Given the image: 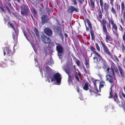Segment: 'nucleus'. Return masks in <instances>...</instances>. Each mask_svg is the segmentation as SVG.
I'll use <instances>...</instances> for the list:
<instances>
[{"instance_id": "nucleus-61", "label": "nucleus", "mask_w": 125, "mask_h": 125, "mask_svg": "<svg viewBox=\"0 0 125 125\" xmlns=\"http://www.w3.org/2000/svg\"><path fill=\"white\" fill-rule=\"evenodd\" d=\"M121 22L122 25H124V20L122 18L121 19Z\"/></svg>"}, {"instance_id": "nucleus-47", "label": "nucleus", "mask_w": 125, "mask_h": 125, "mask_svg": "<svg viewBox=\"0 0 125 125\" xmlns=\"http://www.w3.org/2000/svg\"><path fill=\"white\" fill-rule=\"evenodd\" d=\"M76 62L77 65L78 66H79L80 64V61L78 60L77 59L76 60Z\"/></svg>"}, {"instance_id": "nucleus-10", "label": "nucleus", "mask_w": 125, "mask_h": 125, "mask_svg": "<svg viewBox=\"0 0 125 125\" xmlns=\"http://www.w3.org/2000/svg\"><path fill=\"white\" fill-rule=\"evenodd\" d=\"M79 10L78 8H76L73 6H70L68 8L67 11L69 13L73 12L74 11L76 12H78Z\"/></svg>"}, {"instance_id": "nucleus-35", "label": "nucleus", "mask_w": 125, "mask_h": 125, "mask_svg": "<svg viewBox=\"0 0 125 125\" xmlns=\"http://www.w3.org/2000/svg\"><path fill=\"white\" fill-rule=\"evenodd\" d=\"M95 44L97 50L98 51L100 52V49L98 44L97 43H95Z\"/></svg>"}, {"instance_id": "nucleus-50", "label": "nucleus", "mask_w": 125, "mask_h": 125, "mask_svg": "<svg viewBox=\"0 0 125 125\" xmlns=\"http://www.w3.org/2000/svg\"><path fill=\"white\" fill-rule=\"evenodd\" d=\"M75 76L76 77L77 81L78 82H80V80L79 79V77H78V76L76 75H75Z\"/></svg>"}, {"instance_id": "nucleus-8", "label": "nucleus", "mask_w": 125, "mask_h": 125, "mask_svg": "<svg viewBox=\"0 0 125 125\" xmlns=\"http://www.w3.org/2000/svg\"><path fill=\"white\" fill-rule=\"evenodd\" d=\"M41 37L42 42L45 43H48L51 42L50 39L44 34L41 35Z\"/></svg>"}, {"instance_id": "nucleus-2", "label": "nucleus", "mask_w": 125, "mask_h": 125, "mask_svg": "<svg viewBox=\"0 0 125 125\" xmlns=\"http://www.w3.org/2000/svg\"><path fill=\"white\" fill-rule=\"evenodd\" d=\"M110 21L112 25V30L114 34L118 38L119 35L118 33H117V27L116 24L114 23V21L112 19H111Z\"/></svg>"}, {"instance_id": "nucleus-38", "label": "nucleus", "mask_w": 125, "mask_h": 125, "mask_svg": "<svg viewBox=\"0 0 125 125\" xmlns=\"http://www.w3.org/2000/svg\"><path fill=\"white\" fill-rule=\"evenodd\" d=\"M121 48L122 49V52H124L125 50V47L123 43H122V46H121Z\"/></svg>"}, {"instance_id": "nucleus-42", "label": "nucleus", "mask_w": 125, "mask_h": 125, "mask_svg": "<svg viewBox=\"0 0 125 125\" xmlns=\"http://www.w3.org/2000/svg\"><path fill=\"white\" fill-rule=\"evenodd\" d=\"M9 25L11 27L13 28L14 31H15L16 30L15 28L14 27V25L12 24L11 23H9Z\"/></svg>"}, {"instance_id": "nucleus-28", "label": "nucleus", "mask_w": 125, "mask_h": 125, "mask_svg": "<svg viewBox=\"0 0 125 125\" xmlns=\"http://www.w3.org/2000/svg\"><path fill=\"white\" fill-rule=\"evenodd\" d=\"M98 11V14L99 18L98 19H101L102 18V14L101 10L99 8V10H97Z\"/></svg>"}, {"instance_id": "nucleus-40", "label": "nucleus", "mask_w": 125, "mask_h": 125, "mask_svg": "<svg viewBox=\"0 0 125 125\" xmlns=\"http://www.w3.org/2000/svg\"><path fill=\"white\" fill-rule=\"evenodd\" d=\"M23 33L24 34V36H25V37H26V39L29 41H30V40L28 38V37L26 35V34L25 31H23Z\"/></svg>"}, {"instance_id": "nucleus-45", "label": "nucleus", "mask_w": 125, "mask_h": 125, "mask_svg": "<svg viewBox=\"0 0 125 125\" xmlns=\"http://www.w3.org/2000/svg\"><path fill=\"white\" fill-rule=\"evenodd\" d=\"M99 2L100 3V5L101 6H103V0H100Z\"/></svg>"}, {"instance_id": "nucleus-32", "label": "nucleus", "mask_w": 125, "mask_h": 125, "mask_svg": "<svg viewBox=\"0 0 125 125\" xmlns=\"http://www.w3.org/2000/svg\"><path fill=\"white\" fill-rule=\"evenodd\" d=\"M31 11L32 13H33V16H34L36 14L37 12L35 9L33 7L31 9Z\"/></svg>"}, {"instance_id": "nucleus-23", "label": "nucleus", "mask_w": 125, "mask_h": 125, "mask_svg": "<svg viewBox=\"0 0 125 125\" xmlns=\"http://www.w3.org/2000/svg\"><path fill=\"white\" fill-rule=\"evenodd\" d=\"M102 30L103 34H104L105 35H106L108 33L106 26H102Z\"/></svg>"}, {"instance_id": "nucleus-33", "label": "nucleus", "mask_w": 125, "mask_h": 125, "mask_svg": "<svg viewBox=\"0 0 125 125\" xmlns=\"http://www.w3.org/2000/svg\"><path fill=\"white\" fill-rule=\"evenodd\" d=\"M121 104L119 105V106L120 107L122 106L123 108L125 109V107H124V104L125 103L124 100L123 99V98H122V99L121 101Z\"/></svg>"}, {"instance_id": "nucleus-13", "label": "nucleus", "mask_w": 125, "mask_h": 125, "mask_svg": "<svg viewBox=\"0 0 125 125\" xmlns=\"http://www.w3.org/2000/svg\"><path fill=\"white\" fill-rule=\"evenodd\" d=\"M103 8L104 12L107 14H108V10L109 8V4L106 3H104L103 5Z\"/></svg>"}, {"instance_id": "nucleus-9", "label": "nucleus", "mask_w": 125, "mask_h": 125, "mask_svg": "<svg viewBox=\"0 0 125 125\" xmlns=\"http://www.w3.org/2000/svg\"><path fill=\"white\" fill-rule=\"evenodd\" d=\"M29 10V8L27 6L24 5V8L21 10V13L22 15H27L28 12Z\"/></svg>"}, {"instance_id": "nucleus-19", "label": "nucleus", "mask_w": 125, "mask_h": 125, "mask_svg": "<svg viewBox=\"0 0 125 125\" xmlns=\"http://www.w3.org/2000/svg\"><path fill=\"white\" fill-rule=\"evenodd\" d=\"M118 67L121 76L123 78L124 77H125L124 73L123 72L122 69L119 65H118Z\"/></svg>"}, {"instance_id": "nucleus-1", "label": "nucleus", "mask_w": 125, "mask_h": 125, "mask_svg": "<svg viewBox=\"0 0 125 125\" xmlns=\"http://www.w3.org/2000/svg\"><path fill=\"white\" fill-rule=\"evenodd\" d=\"M106 81H107L109 82L110 83L111 86L109 91V96L108 97V98H109L113 99L115 101L119 104L120 102L119 100L118 96L116 93V92L113 93L112 92V87L114 84L113 77L111 75L108 74L106 76Z\"/></svg>"}, {"instance_id": "nucleus-54", "label": "nucleus", "mask_w": 125, "mask_h": 125, "mask_svg": "<svg viewBox=\"0 0 125 125\" xmlns=\"http://www.w3.org/2000/svg\"><path fill=\"white\" fill-rule=\"evenodd\" d=\"M110 4L112 6L113 5V2L114 1V0H110Z\"/></svg>"}, {"instance_id": "nucleus-39", "label": "nucleus", "mask_w": 125, "mask_h": 125, "mask_svg": "<svg viewBox=\"0 0 125 125\" xmlns=\"http://www.w3.org/2000/svg\"><path fill=\"white\" fill-rule=\"evenodd\" d=\"M46 70L47 71H52V70L48 66H47L45 67Z\"/></svg>"}, {"instance_id": "nucleus-30", "label": "nucleus", "mask_w": 125, "mask_h": 125, "mask_svg": "<svg viewBox=\"0 0 125 125\" xmlns=\"http://www.w3.org/2000/svg\"><path fill=\"white\" fill-rule=\"evenodd\" d=\"M27 30L28 33L30 36H32L31 34V33H32L33 35L34 36H35V34L31 30H30L28 28H27Z\"/></svg>"}, {"instance_id": "nucleus-37", "label": "nucleus", "mask_w": 125, "mask_h": 125, "mask_svg": "<svg viewBox=\"0 0 125 125\" xmlns=\"http://www.w3.org/2000/svg\"><path fill=\"white\" fill-rule=\"evenodd\" d=\"M120 6L119 5H116V10L117 12H118L119 13L120 12Z\"/></svg>"}, {"instance_id": "nucleus-36", "label": "nucleus", "mask_w": 125, "mask_h": 125, "mask_svg": "<svg viewBox=\"0 0 125 125\" xmlns=\"http://www.w3.org/2000/svg\"><path fill=\"white\" fill-rule=\"evenodd\" d=\"M85 65L87 67H89V62L87 59H85Z\"/></svg>"}, {"instance_id": "nucleus-46", "label": "nucleus", "mask_w": 125, "mask_h": 125, "mask_svg": "<svg viewBox=\"0 0 125 125\" xmlns=\"http://www.w3.org/2000/svg\"><path fill=\"white\" fill-rule=\"evenodd\" d=\"M16 9L17 10L18 12H20V8L18 6H16Z\"/></svg>"}, {"instance_id": "nucleus-59", "label": "nucleus", "mask_w": 125, "mask_h": 125, "mask_svg": "<svg viewBox=\"0 0 125 125\" xmlns=\"http://www.w3.org/2000/svg\"><path fill=\"white\" fill-rule=\"evenodd\" d=\"M110 68H107V70H106V71L107 73H110L109 71H110Z\"/></svg>"}, {"instance_id": "nucleus-34", "label": "nucleus", "mask_w": 125, "mask_h": 125, "mask_svg": "<svg viewBox=\"0 0 125 125\" xmlns=\"http://www.w3.org/2000/svg\"><path fill=\"white\" fill-rule=\"evenodd\" d=\"M7 65L5 63L2 62H0V66L2 67H5L7 66Z\"/></svg>"}, {"instance_id": "nucleus-48", "label": "nucleus", "mask_w": 125, "mask_h": 125, "mask_svg": "<svg viewBox=\"0 0 125 125\" xmlns=\"http://www.w3.org/2000/svg\"><path fill=\"white\" fill-rule=\"evenodd\" d=\"M71 0L73 2L74 5H76L77 4V2L76 0Z\"/></svg>"}, {"instance_id": "nucleus-31", "label": "nucleus", "mask_w": 125, "mask_h": 125, "mask_svg": "<svg viewBox=\"0 0 125 125\" xmlns=\"http://www.w3.org/2000/svg\"><path fill=\"white\" fill-rule=\"evenodd\" d=\"M49 43L48 46L50 48H52L55 46L54 43L53 42H50Z\"/></svg>"}, {"instance_id": "nucleus-24", "label": "nucleus", "mask_w": 125, "mask_h": 125, "mask_svg": "<svg viewBox=\"0 0 125 125\" xmlns=\"http://www.w3.org/2000/svg\"><path fill=\"white\" fill-rule=\"evenodd\" d=\"M34 31L37 37L39 39L40 38V36L39 34V32L38 30L36 28H35L34 29Z\"/></svg>"}, {"instance_id": "nucleus-49", "label": "nucleus", "mask_w": 125, "mask_h": 125, "mask_svg": "<svg viewBox=\"0 0 125 125\" xmlns=\"http://www.w3.org/2000/svg\"><path fill=\"white\" fill-rule=\"evenodd\" d=\"M114 70L115 72L116 73L118 74L119 73V72L118 70V69L116 67V68H114Z\"/></svg>"}, {"instance_id": "nucleus-58", "label": "nucleus", "mask_w": 125, "mask_h": 125, "mask_svg": "<svg viewBox=\"0 0 125 125\" xmlns=\"http://www.w3.org/2000/svg\"><path fill=\"white\" fill-rule=\"evenodd\" d=\"M114 58L117 61V62L119 61V60L116 55H114Z\"/></svg>"}, {"instance_id": "nucleus-57", "label": "nucleus", "mask_w": 125, "mask_h": 125, "mask_svg": "<svg viewBox=\"0 0 125 125\" xmlns=\"http://www.w3.org/2000/svg\"><path fill=\"white\" fill-rule=\"evenodd\" d=\"M104 85L103 84H100L99 85V91L100 92V88L101 87L102 88L104 87Z\"/></svg>"}, {"instance_id": "nucleus-29", "label": "nucleus", "mask_w": 125, "mask_h": 125, "mask_svg": "<svg viewBox=\"0 0 125 125\" xmlns=\"http://www.w3.org/2000/svg\"><path fill=\"white\" fill-rule=\"evenodd\" d=\"M69 77L68 78V82L69 83V85H70L71 83H73V81L72 79V76L71 75H68Z\"/></svg>"}, {"instance_id": "nucleus-3", "label": "nucleus", "mask_w": 125, "mask_h": 125, "mask_svg": "<svg viewBox=\"0 0 125 125\" xmlns=\"http://www.w3.org/2000/svg\"><path fill=\"white\" fill-rule=\"evenodd\" d=\"M61 75L59 73H57L54 74V81H56L57 84L59 85L61 83V80L62 78Z\"/></svg>"}, {"instance_id": "nucleus-41", "label": "nucleus", "mask_w": 125, "mask_h": 125, "mask_svg": "<svg viewBox=\"0 0 125 125\" xmlns=\"http://www.w3.org/2000/svg\"><path fill=\"white\" fill-rule=\"evenodd\" d=\"M5 7L3 5L1 6H0V9L3 11L4 12H5V10H4V8H5Z\"/></svg>"}, {"instance_id": "nucleus-26", "label": "nucleus", "mask_w": 125, "mask_h": 125, "mask_svg": "<svg viewBox=\"0 0 125 125\" xmlns=\"http://www.w3.org/2000/svg\"><path fill=\"white\" fill-rule=\"evenodd\" d=\"M89 83L88 82L85 83L83 87V89L85 91H87L89 89L88 84Z\"/></svg>"}, {"instance_id": "nucleus-17", "label": "nucleus", "mask_w": 125, "mask_h": 125, "mask_svg": "<svg viewBox=\"0 0 125 125\" xmlns=\"http://www.w3.org/2000/svg\"><path fill=\"white\" fill-rule=\"evenodd\" d=\"M105 37V41L107 42H112L113 39L112 38L110 35L109 33L106 34Z\"/></svg>"}, {"instance_id": "nucleus-52", "label": "nucleus", "mask_w": 125, "mask_h": 125, "mask_svg": "<svg viewBox=\"0 0 125 125\" xmlns=\"http://www.w3.org/2000/svg\"><path fill=\"white\" fill-rule=\"evenodd\" d=\"M58 54V55L60 58L62 59L63 57V56L62 54Z\"/></svg>"}, {"instance_id": "nucleus-22", "label": "nucleus", "mask_w": 125, "mask_h": 125, "mask_svg": "<svg viewBox=\"0 0 125 125\" xmlns=\"http://www.w3.org/2000/svg\"><path fill=\"white\" fill-rule=\"evenodd\" d=\"M98 21H99L101 24H102L103 26H106L105 24L106 22V21L105 19H103L102 21L101 19H98Z\"/></svg>"}, {"instance_id": "nucleus-51", "label": "nucleus", "mask_w": 125, "mask_h": 125, "mask_svg": "<svg viewBox=\"0 0 125 125\" xmlns=\"http://www.w3.org/2000/svg\"><path fill=\"white\" fill-rule=\"evenodd\" d=\"M103 68L105 69L107 67V66L106 64L105 63H103Z\"/></svg>"}, {"instance_id": "nucleus-25", "label": "nucleus", "mask_w": 125, "mask_h": 125, "mask_svg": "<svg viewBox=\"0 0 125 125\" xmlns=\"http://www.w3.org/2000/svg\"><path fill=\"white\" fill-rule=\"evenodd\" d=\"M53 28H54V30H55L58 33L62 32L61 29L59 26H55Z\"/></svg>"}, {"instance_id": "nucleus-44", "label": "nucleus", "mask_w": 125, "mask_h": 125, "mask_svg": "<svg viewBox=\"0 0 125 125\" xmlns=\"http://www.w3.org/2000/svg\"><path fill=\"white\" fill-rule=\"evenodd\" d=\"M6 7L7 10L9 13L10 14H11V12L10 11V9L9 8H8V7L6 6Z\"/></svg>"}, {"instance_id": "nucleus-64", "label": "nucleus", "mask_w": 125, "mask_h": 125, "mask_svg": "<svg viewBox=\"0 0 125 125\" xmlns=\"http://www.w3.org/2000/svg\"><path fill=\"white\" fill-rule=\"evenodd\" d=\"M112 72V73L114 77V78L115 77V73L114 71L112 72Z\"/></svg>"}, {"instance_id": "nucleus-14", "label": "nucleus", "mask_w": 125, "mask_h": 125, "mask_svg": "<svg viewBox=\"0 0 125 125\" xmlns=\"http://www.w3.org/2000/svg\"><path fill=\"white\" fill-rule=\"evenodd\" d=\"M44 33L47 35L51 36L52 34V31L49 28H46L44 30Z\"/></svg>"}, {"instance_id": "nucleus-27", "label": "nucleus", "mask_w": 125, "mask_h": 125, "mask_svg": "<svg viewBox=\"0 0 125 125\" xmlns=\"http://www.w3.org/2000/svg\"><path fill=\"white\" fill-rule=\"evenodd\" d=\"M111 12L113 14L115 15H116V11L115 10L113 6H112L111 9Z\"/></svg>"}, {"instance_id": "nucleus-5", "label": "nucleus", "mask_w": 125, "mask_h": 125, "mask_svg": "<svg viewBox=\"0 0 125 125\" xmlns=\"http://www.w3.org/2000/svg\"><path fill=\"white\" fill-rule=\"evenodd\" d=\"M101 42L102 45L103 46L104 51L108 55L110 56L112 58H113V56L110 53L107 47L104 44L103 42L101 41Z\"/></svg>"}, {"instance_id": "nucleus-7", "label": "nucleus", "mask_w": 125, "mask_h": 125, "mask_svg": "<svg viewBox=\"0 0 125 125\" xmlns=\"http://www.w3.org/2000/svg\"><path fill=\"white\" fill-rule=\"evenodd\" d=\"M4 55L5 56L7 52L8 56H10L13 54L12 52L9 48L5 47L3 48Z\"/></svg>"}, {"instance_id": "nucleus-43", "label": "nucleus", "mask_w": 125, "mask_h": 125, "mask_svg": "<svg viewBox=\"0 0 125 125\" xmlns=\"http://www.w3.org/2000/svg\"><path fill=\"white\" fill-rule=\"evenodd\" d=\"M123 39L124 41V43L125 44V32L124 33L123 35L122 36Z\"/></svg>"}, {"instance_id": "nucleus-53", "label": "nucleus", "mask_w": 125, "mask_h": 125, "mask_svg": "<svg viewBox=\"0 0 125 125\" xmlns=\"http://www.w3.org/2000/svg\"><path fill=\"white\" fill-rule=\"evenodd\" d=\"M89 92L90 93L94 92V89L92 87L91 88V89L89 90Z\"/></svg>"}, {"instance_id": "nucleus-18", "label": "nucleus", "mask_w": 125, "mask_h": 125, "mask_svg": "<svg viewBox=\"0 0 125 125\" xmlns=\"http://www.w3.org/2000/svg\"><path fill=\"white\" fill-rule=\"evenodd\" d=\"M63 69L68 75H70V69L69 67L67 66H64L63 67Z\"/></svg>"}, {"instance_id": "nucleus-6", "label": "nucleus", "mask_w": 125, "mask_h": 125, "mask_svg": "<svg viewBox=\"0 0 125 125\" xmlns=\"http://www.w3.org/2000/svg\"><path fill=\"white\" fill-rule=\"evenodd\" d=\"M56 50L58 52V54H61L63 53V47L60 44L56 43Z\"/></svg>"}, {"instance_id": "nucleus-60", "label": "nucleus", "mask_w": 125, "mask_h": 125, "mask_svg": "<svg viewBox=\"0 0 125 125\" xmlns=\"http://www.w3.org/2000/svg\"><path fill=\"white\" fill-rule=\"evenodd\" d=\"M59 35H60V36L62 37V38H63V37L62 34V32H59Z\"/></svg>"}, {"instance_id": "nucleus-20", "label": "nucleus", "mask_w": 125, "mask_h": 125, "mask_svg": "<svg viewBox=\"0 0 125 125\" xmlns=\"http://www.w3.org/2000/svg\"><path fill=\"white\" fill-rule=\"evenodd\" d=\"M121 12L122 13L125 10V3L123 1H122L121 2Z\"/></svg>"}, {"instance_id": "nucleus-4", "label": "nucleus", "mask_w": 125, "mask_h": 125, "mask_svg": "<svg viewBox=\"0 0 125 125\" xmlns=\"http://www.w3.org/2000/svg\"><path fill=\"white\" fill-rule=\"evenodd\" d=\"M86 21L87 22L88 27H89L90 29V33L92 39V40H95V37L94 34V31L92 29L91 23L88 19H87Z\"/></svg>"}, {"instance_id": "nucleus-21", "label": "nucleus", "mask_w": 125, "mask_h": 125, "mask_svg": "<svg viewBox=\"0 0 125 125\" xmlns=\"http://www.w3.org/2000/svg\"><path fill=\"white\" fill-rule=\"evenodd\" d=\"M91 2V7L92 9V10H94L95 9V6L94 4V0H90Z\"/></svg>"}, {"instance_id": "nucleus-11", "label": "nucleus", "mask_w": 125, "mask_h": 125, "mask_svg": "<svg viewBox=\"0 0 125 125\" xmlns=\"http://www.w3.org/2000/svg\"><path fill=\"white\" fill-rule=\"evenodd\" d=\"M41 23L42 24L48 22L49 20L48 16L45 15H43L41 18Z\"/></svg>"}, {"instance_id": "nucleus-12", "label": "nucleus", "mask_w": 125, "mask_h": 125, "mask_svg": "<svg viewBox=\"0 0 125 125\" xmlns=\"http://www.w3.org/2000/svg\"><path fill=\"white\" fill-rule=\"evenodd\" d=\"M54 74L52 73H48L47 74V80L49 83H50V79H51V81L52 82L54 81Z\"/></svg>"}, {"instance_id": "nucleus-15", "label": "nucleus", "mask_w": 125, "mask_h": 125, "mask_svg": "<svg viewBox=\"0 0 125 125\" xmlns=\"http://www.w3.org/2000/svg\"><path fill=\"white\" fill-rule=\"evenodd\" d=\"M90 49L91 51L94 53L97 56H98L101 59L102 58V57L100 55L98 52H96V49L94 48L92 46H91L90 48Z\"/></svg>"}, {"instance_id": "nucleus-63", "label": "nucleus", "mask_w": 125, "mask_h": 125, "mask_svg": "<svg viewBox=\"0 0 125 125\" xmlns=\"http://www.w3.org/2000/svg\"><path fill=\"white\" fill-rule=\"evenodd\" d=\"M94 88L95 89V90H96V92H99V91L98 90V89H97V86H96V87L95 86V87H94Z\"/></svg>"}, {"instance_id": "nucleus-16", "label": "nucleus", "mask_w": 125, "mask_h": 125, "mask_svg": "<svg viewBox=\"0 0 125 125\" xmlns=\"http://www.w3.org/2000/svg\"><path fill=\"white\" fill-rule=\"evenodd\" d=\"M14 31L15 32L13 33L12 37L14 41H17L18 40V33L16 30Z\"/></svg>"}, {"instance_id": "nucleus-56", "label": "nucleus", "mask_w": 125, "mask_h": 125, "mask_svg": "<svg viewBox=\"0 0 125 125\" xmlns=\"http://www.w3.org/2000/svg\"><path fill=\"white\" fill-rule=\"evenodd\" d=\"M93 59L95 61V62H97L98 61V58L97 57H94L93 58Z\"/></svg>"}, {"instance_id": "nucleus-62", "label": "nucleus", "mask_w": 125, "mask_h": 125, "mask_svg": "<svg viewBox=\"0 0 125 125\" xmlns=\"http://www.w3.org/2000/svg\"><path fill=\"white\" fill-rule=\"evenodd\" d=\"M107 27L108 29H111V25L110 23L107 25Z\"/></svg>"}, {"instance_id": "nucleus-55", "label": "nucleus", "mask_w": 125, "mask_h": 125, "mask_svg": "<svg viewBox=\"0 0 125 125\" xmlns=\"http://www.w3.org/2000/svg\"><path fill=\"white\" fill-rule=\"evenodd\" d=\"M80 3L81 4H82L83 2L84 1V0H78Z\"/></svg>"}]
</instances>
